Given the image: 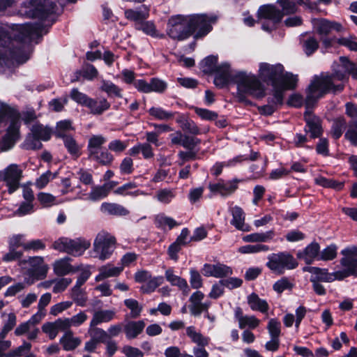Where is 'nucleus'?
<instances>
[{
    "mask_svg": "<svg viewBox=\"0 0 357 357\" xmlns=\"http://www.w3.org/2000/svg\"><path fill=\"white\" fill-rule=\"evenodd\" d=\"M44 28L39 23L0 25V66L10 67L14 64H22L32 52L31 40L41 36Z\"/></svg>",
    "mask_w": 357,
    "mask_h": 357,
    "instance_id": "f257e3e1",
    "label": "nucleus"
},
{
    "mask_svg": "<svg viewBox=\"0 0 357 357\" xmlns=\"http://www.w3.org/2000/svg\"><path fill=\"white\" fill-rule=\"evenodd\" d=\"M331 74L321 73L314 75L307 89V101L318 100L326 93L340 92L344 89V83L349 79V75L357 79V67L347 57L341 56L339 62L332 65Z\"/></svg>",
    "mask_w": 357,
    "mask_h": 357,
    "instance_id": "f03ea898",
    "label": "nucleus"
},
{
    "mask_svg": "<svg viewBox=\"0 0 357 357\" xmlns=\"http://www.w3.org/2000/svg\"><path fill=\"white\" fill-rule=\"evenodd\" d=\"M259 75L265 82H270L273 87V97L271 105L261 107V112L266 115H271L276 109L277 105H281L283 100V92L294 89L298 78L289 73H284L282 65L278 63L271 65L267 63L259 64Z\"/></svg>",
    "mask_w": 357,
    "mask_h": 357,
    "instance_id": "7ed1b4c3",
    "label": "nucleus"
},
{
    "mask_svg": "<svg viewBox=\"0 0 357 357\" xmlns=\"http://www.w3.org/2000/svg\"><path fill=\"white\" fill-rule=\"evenodd\" d=\"M216 17L206 14L172 16L167 23V32L173 39L183 40L195 33V38H199L212 30V24Z\"/></svg>",
    "mask_w": 357,
    "mask_h": 357,
    "instance_id": "20e7f679",
    "label": "nucleus"
},
{
    "mask_svg": "<svg viewBox=\"0 0 357 357\" xmlns=\"http://www.w3.org/2000/svg\"><path fill=\"white\" fill-rule=\"evenodd\" d=\"M230 82L237 85L238 93L241 96L257 98L265 96V87L255 75L245 71H234L229 63H225L220 67L214 78V84L219 88H223Z\"/></svg>",
    "mask_w": 357,
    "mask_h": 357,
    "instance_id": "39448f33",
    "label": "nucleus"
},
{
    "mask_svg": "<svg viewBox=\"0 0 357 357\" xmlns=\"http://www.w3.org/2000/svg\"><path fill=\"white\" fill-rule=\"evenodd\" d=\"M6 114H10L11 122L7 129L6 134L4 135L1 142V149L3 151L10 149L20 137V114L0 101V128L4 121L5 115Z\"/></svg>",
    "mask_w": 357,
    "mask_h": 357,
    "instance_id": "423d86ee",
    "label": "nucleus"
},
{
    "mask_svg": "<svg viewBox=\"0 0 357 357\" xmlns=\"http://www.w3.org/2000/svg\"><path fill=\"white\" fill-rule=\"evenodd\" d=\"M107 139L101 135H92L88 142L87 151L89 158L102 165H109L114 160L113 155L102 146L106 143Z\"/></svg>",
    "mask_w": 357,
    "mask_h": 357,
    "instance_id": "0eeeda50",
    "label": "nucleus"
},
{
    "mask_svg": "<svg viewBox=\"0 0 357 357\" xmlns=\"http://www.w3.org/2000/svg\"><path fill=\"white\" fill-rule=\"evenodd\" d=\"M54 12V4L49 0H26L19 9L20 15L31 18H45Z\"/></svg>",
    "mask_w": 357,
    "mask_h": 357,
    "instance_id": "6e6552de",
    "label": "nucleus"
},
{
    "mask_svg": "<svg viewBox=\"0 0 357 357\" xmlns=\"http://www.w3.org/2000/svg\"><path fill=\"white\" fill-rule=\"evenodd\" d=\"M18 264L24 275L36 280L45 279L49 270V266L44 263L43 257L39 256L20 260Z\"/></svg>",
    "mask_w": 357,
    "mask_h": 357,
    "instance_id": "1a4fd4ad",
    "label": "nucleus"
},
{
    "mask_svg": "<svg viewBox=\"0 0 357 357\" xmlns=\"http://www.w3.org/2000/svg\"><path fill=\"white\" fill-rule=\"evenodd\" d=\"M116 248V238L106 231L99 232L93 244L94 257L101 261L109 259Z\"/></svg>",
    "mask_w": 357,
    "mask_h": 357,
    "instance_id": "9d476101",
    "label": "nucleus"
},
{
    "mask_svg": "<svg viewBox=\"0 0 357 357\" xmlns=\"http://www.w3.org/2000/svg\"><path fill=\"white\" fill-rule=\"evenodd\" d=\"M89 241L82 238L70 239L61 237L54 241L52 248L61 252H66L74 257H79L90 247Z\"/></svg>",
    "mask_w": 357,
    "mask_h": 357,
    "instance_id": "9b49d317",
    "label": "nucleus"
},
{
    "mask_svg": "<svg viewBox=\"0 0 357 357\" xmlns=\"http://www.w3.org/2000/svg\"><path fill=\"white\" fill-rule=\"evenodd\" d=\"M266 266L274 273L282 274L285 270H291L298 266L294 257L285 252L273 253L268 256Z\"/></svg>",
    "mask_w": 357,
    "mask_h": 357,
    "instance_id": "f8f14e48",
    "label": "nucleus"
},
{
    "mask_svg": "<svg viewBox=\"0 0 357 357\" xmlns=\"http://www.w3.org/2000/svg\"><path fill=\"white\" fill-rule=\"evenodd\" d=\"M342 257L340 264L343 270L338 271L339 278H345L350 275L357 277V245H349L340 252Z\"/></svg>",
    "mask_w": 357,
    "mask_h": 357,
    "instance_id": "ddd939ff",
    "label": "nucleus"
},
{
    "mask_svg": "<svg viewBox=\"0 0 357 357\" xmlns=\"http://www.w3.org/2000/svg\"><path fill=\"white\" fill-rule=\"evenodd\" d=\"M241 181L238 178L228 181L219 179L217 182L209 183L208 189L213 194L227 197L235 192L238 188V183Z\"/></svg>",
    "mask_w": 357,
    "mask_h": 357,
    "instance_id": "4468645a",
    "label": "nucleus"
},
{
    "mask_svg": "<svg viewBox=\"0 0 357 357\" xmlns=\"http://www.w3.org/2000/svg\"><path fill=\"white\" fill-rule=\"evenodd\" d=\"M258 19L267 20L271 22V26L268 27L265 24L262 25V29L265 31H271L275 24L279 22L282 17V13L274 6L272 5H264L259 7L257 11Z\"/></svg>",
    "mask_w": 357,
    "mask_h": 357,
    "instance_id": "2eb2a0df",
    "label": "nucleus"
},
{
    "mask_svg": "<svg viewBox=\"0 0 357 357\" xmlns=\"http://www.w3.org/2000/svg\"><path fill=\"white\" fill-rule=\"evenodd\" d=\"M317 100H311L310 102L306 97V111L305 112V120L306 121L305 131L310 133L312 138L319 137L322 135V128L319 118L312 114L310 107Z\"/></svg>",
    "mask_w": 357,
    "mask_h": 357,
    "instance_id": "dca6fc26",
    "label": "nucleus"
},
{
    "mask_svg": "<svg viewBox=\"0 0 357 357\" xmlns=\"http://www.w3.org/2000/svg\"><path fill=\"white\" fill-rule=\"evenodd\" d=\"M312 24L314 31L321 37L328 36L332 31L337 32L343 31V26L341 24L324 18L312 19Z\"/></svg>",
    "mask_w": 357,
    "mask_h": 357,
    "instance_id": "f3484780",
    "label": "nucleus"
},
{
    "mask_svg": "<svg viewBox=\"0 0 357 357\" xmlns=\"http://www.w3.org/2000/svg\"><path fill=\"white\" fill-rule=\"evenodd\" d=\"M227 204L229 206V212L232 216L230 224L239 231H250V225L245 222V213L243 208L238 206H233V202H229Z\"/></svg>",
    "mask_w": 357,
    "mask_h": 357,
    "instance_id": "a211bd4d",
    "label": "nucleus"
},
{
    "mask_svg": "<svg viewBox=\"0 0 357 357\" xmlns=\"http://www.w3.org/2000/svg\"><path fill=\"white\" fill-rule=\"evenodd\" d=\"M202 274L206 277L222 278L232 275L231 267L220 263L205 264L202 268Z\"/></svg>",
    "mask_w": 357,
    "mask_h": 357,
    "instance_id": "6ab92c4d",
    "label": "nucleus"
},
{
    "mask_svg": "<svg viewBox=\"0 0 357 357\" xmlns=\"http://www.w3.org/2000/svg\"><path fill=\"white\" fill-rule=\"evenodd\" d=\"M4 173L5 181L8 188V192L11 194L18 189L22 172L17 165L12 164L4 169Z\"/></svg>",
    "mask_w": 357,
    "mask_h": 357,
    "instance_id": "aec40b11",
    "label": "nucleus"
},
{
    "mask_svg": "<svg viewBox=\"0 0 357 357\" xmlns=\"http://www.w3.org/2000/svg\"><path fill=\"white\" fill-rule=\"evenodd\" d=\"M234 318L238 323V327L241 329L248 328L255 329L257 328L261 321L254 315L244 314L241 307H236L234 309Z\"/></svg>",
    "mask_w": 357,
    "mask_h": 357,
    "instance_id": "412c9836",
    "label": "nucleus"
},
{
    "mask_svg": "<svg viewBox=\"0 0 357 357\" xmlns=\"http://www.w3.org/2000/svg\"><path fill=\"white\" fill-rule=\"evenodd\" d=\"M319 245L316 242H312L304 250H299L296 256L299 259L303 260L307 264H310L314 259L319 260Z\"/></svg>",
    "mask_w": 357,
    "mask_h": 357,
    "instance_id": "4be33fe9",
    "label": "nucleus"
},
{
    "mask_svg": "<svg viewBox=\"0 0 357 357\" xmlns=\"http://www.w3.org/2000/svg\"><path fill=\"white\" fill-rule=\"evenodd\" d=\"M43 331L50 337L54 339L60 331H67L63 319H58L53 322H47L42 326Z\"/></svg>",
    "mask_w": 357,
    "mask_h": 357,
    "instance_id": "5701e85b",
    "label": "nucleus"
},
{
    "mask_svg": "<svg viewBox=\"0 0 357 357\" xmlns=\"http://www.w3.org/2000/svg\"><path fill=\"white\" fill-rule=\"evenodd\" d=\"M124 15L127 20L136 22L139 26L149 17V9L144 5L139 9H127Z\"/></svg>",
    "mask_w": 357,
    "mask_h": 357,
    "instance_id": "b1692460",
    "label": "nucleus"
},
{
    "mask_svg": "<svg viewBox=\"0 0 357 357\" xmlns=\"http://www.w3.org/2000/svg\"><path fill=\"white\" fill-rule=\"evenodd\" d=\"M166 280L173 286H176L183 291L184 295L190 293V289L188 284L186 280L174 274L172 268H168L165 273Z\"/></svg>",
    "mask_w": 357,
    "mask_h": 357,
    "instance_id": "393cba45",
    "label": "nucleus"
},
{
    "mask_svg": "<svg viewBox=\"0 0 357 357\" xmlns=\"http://www.w3.org/2000/svg\"><path fill=\"white\" fill-rule=\"evenodd\" d=\"M185 335L192 342L199 347H206L208 345L210 338L204 336L200 331L194 326H190L185 328Z\"/></svg>",
    "mask_w": 357,
    "mask_h": 357,
    "instance_id": "a878e982",
    "label": "nucleus"
},
{
    "mask_svg": "<svg viewBox=\"0 0 357 357\" xmlns=\"http://www.w3.org/2000/svg\"><path fill=\"white\" fill-rule=\"evenodd\" d=\"M342 279L343 278H339L337 271L328 273L326 268L316 267L313 274L310 277V281L331 282L335 280H340Z\"/></svg>",
    "mask_w": 357,
    "mask_h": 357,
    "instance_id": "bb28decb",
    "label": "nucleus"
},
{
    "mask_svg": "<svg viewBox=\"0 0 357 357\" xmlns=\"http://www.w3.org/2000/svg\"><path fill=\"white\" fill-rule=\"evenodd\" d=\"M123 266H114L111 264H107L98 268L99 273L96 276V282H100L106 278L116 277L123 271Z\"/></svg>",
    "mask_w": 357,
    "mask_h": 357,
    "instance_id": "cd10ccee",
    "label": "nucleus"
},
{
    "mask_svg": "<svg viewBox=\"0 0 357 357\" xmlns=\"http://www.w3.org/2000/svg\"><path fill=\"white\" fill-rule=\"evenodd\" d=\"M149 114L154 120L168 121L173 119L177 114L176 112L167 110L160 106H153L148 110Z\"/></svg>",
    "mask_w": 357,
    "mask_h": 357,
    "instance_id": "c85d7f7f",
    "label": "nucleus"
},
{
    "mask_svg": "<svg viewBox=\"0 0 357 357\" xmlns=\"http://www.w3.org/2000/svg\"><path fill=\"white\" fill-rule=\"evenodd\" d=\"M65 351H73L79 347L82 342L80 337H75L73 331L68 330L65 332L59 340Z\"/></svg>",
    "mask_w": 357,
    "mask_h": 357,
    "instance_id": "c756f323",
    "label": "nucleus"
},
{
    "mask_svg": "<svg viewBox=\"0 0 357 357\" xmlns=\"http://www.w3.org/2000/svg\"><path fill=\"white\" fill-rule=\"evenodd\" d=\"M116 185V182L111 181L101 186H93L89 195V199L92 201H97L106 197L110 190Z\"/></svg>",
    "mask_w": 357,
    "mask_h": 357,
    "instance_id": "7c9ffc66",
    "label": "nucleus"
},
{
    "mask_svg": "<svg viewBox=\"0 0 357 357\" xmlns=\"http://www.w3.org/2000/svg\"><path fill=\"white\" fill-rule=\"evenodd\" d=\"M145 323L142 320L128 322L123 328L126 338L128 340L136 338L143 331Z\"/></svg>",
    "mask_w": 357,
    "mask_h": 357,
    "instance_id": "2f4dec72",
    "label": "nucleus"
},
{
    "mask_svg": "<svg viewBox=\"0 0 357 357\" xmlns=\"http://www.w3.org/2000/svg\"><path fill=\"white\" fill-rule=\"evenodd\" d=\"M100 211L105 214L116 216H126L130 211L121 204L104 202L101 204Z\"/></svg>",
    "mask_w": 357,
    "mask_h": 357,
    "instance_id": "473e14b6",
    "label": "nucleus"
},
{
    "mask_svg": "<svg viewBox=\"0 0 357 357\" xmlns=\"http://www.w3.org/2000/svg\"><path fill=\"white\" fill-rule=\"evenodd\" d=\"M90 112L95 115H100L110 107V103L105 98H90L86 106Z\"/></svg>",
    "mask_w": 357,
    "mask_h": 357,
    "instance_id": "72a5a7b5",
    "label": "nucleus"
},
{
    "mask_svg": "<svg viewBox=\"0 0 357 357\" xmlns=\"http://www.w3.org/2000/svg\"><path fill=\"white\" fill-rule=\"evenodd\" d=\"M116 312L114 310H98L93 313L90 324L98 326L102 323H107L114 319Z\"/></svg>",
    "mask_w": 357,
    "mask_h": 357,
    "instance_id": "f704fd0d",
    "label": "nucleus"
},
{
    "mask_svg": "<svg viewBox=\"0 0 357 357\" xmlns=\"http://www.w3.org/2000/svg\"><path fill=\"white\" fill-rule=\"evenodd\" d=\"M248 303L253 311H259L261 313H266L269 306L266 301L261 299L255 293L248 296Z\"/></svg>",
    "mask_w": 357,
    "mask_h": 357,
    "instance_id": "c9c22d12",
    "label": "nucleus"
},
{
    "mask_svg": "<svg viewBox=\"0 0 357 357\" xmlns=\"http://www.w3.org/2000/svg\"><path fill=\"white\" fill-rule=\"evenodd\" d=\"M175 197V190L167 188L158 190L153 197L158 202L164 205L169 204Z\"/></svg>",
    "mask_w": 357,
    "mask_h": 357,
    "instance_id": "e433bc0d",
    "label": "nucleus"
},
{
    "mask_svg": "<svg viewBox=\"0 0 357 357\" xmlns=\"http://www.w3.org/2000/svg\"><path fill=\"white\" fill-rule=\"evenodd\" d=\"M69 261L70 258L68 257L56 261L53 265L55 274L62 276L75 271V269L70 264Z\"/></svg>",
    "mask_w": 357,
    "mask_h": 357,
    "instance_id": "4c0bfd02",
    "label": "nucleus"
},
{
    "mask_svg": "<svg viewBox=\"0 0 357 357\" xmlns=\"http://www.w3.org/2000/svg\"><path fill=\"white\" fill-rule=\"evenodd\" d=\"M217 61H218V57L215 56H208L206 57L202 61V68L203 72L206 73H215L216 77L218 75V70L221 66L223 64L227 63V62L222 63L220 64L219 66H217Z\"/></svg>",
    "mask_w": 357,
    "mask_h": 357,
    "instance_id": "58836bf2",
    "label": "nucleus"
},
{
    "mask_svg": "<svg viewBox=\"0 0 357 357\" xmlns=\"http://www.w3.org/2000/svg\"><path fill=\"white\" fill-rule=\"evenodd\" d=\"M204 298V294L200 291H197L191 295L190 310L192 315L199 316L200 314V306Z\"/></svg>",
    "mask_w": 357,
    "mask_h": 357,
    "instance_id": "ea45409f",
    "label": "nucleus"
},
{
    "mask_svg": "<svg viewBox=\"0 0 357 357\" xmlns=\"http://www.w3.org/2000/svg\"><path fill=\"white\" fill-rule=\"evenodd\" d=\"M284 14H291L296 12L297 5L305 4L307 0H278Z\"/></svg>",
    "mask_w": 357,
    "mask_h": 357,
    "instance_id": "a19ab883",
    "label": "nucleus"
},
{
    "mask_svg": "<svg viewBox=\"0 0 357 357\" xmlns=\"http://www.w3.org/2000/svg\"><path fill=\"white\" fill-rule=\"evenodd\" d=\"M67 329L71 327H78L84 324L88 319V316L84 311H81L70 318H63Z\"/></svg>",
    "mask_w": 357,
    "mask_h": 357,
    "instance_id": "79ce46f5",
    "label": "nucleus"
},
{
    "mask_svg": "<svg viewBox=\"0 0 357 357\" xmlns=\"http://www.w3.org/2000/svg\"><path fill=\"white\" fill-rule=\"evenodd\" d=\"M31 130V133L38 138L40 142V140L47 141L51 137V130L41 124H36L33 126Z\"/></svg>",
    "mask_w": 357,
    "mask_h": 357,
    "instance_id": "37998d69",
    "label": "nucleus"
},
{
    "mask_svg": "<svg viewBox=\"0 0 357 357\" xmlns=\"http://www.w3.org/2000/svg\"><path fill=\"white\" fill-rule=\"evenodd\" d=\"M270 250L268 245L264 244L245 245L240 247L238 251L241 254H256L259 252H266Z\"/></svg>",
    "mask_w": 357,
    "mask_h": 357,
    "instance_id": "c03bdc74",
    "label": "nucleus"
},
{
    "mask_svg": "<svg viewBox=\"0 0 357 357\" xmlns=\"http://www.w3.org/2000/svg\"><path fill=\"white\" fill-rule=\"evenodd\" d=\"M1 316L3 318L1 330L8 335V333L14 328L17 324V316L14 312H3Z\"/></svg>",
    "mask_w": 357,
    "mask_h": 357,
    "instance_id": "a18cd8bd",
    "label": "nucleus"
},
{
    "mask_svg": "<svg viewBox=\"0 0 357 357\" xmlns=\"http://www.w3.org/2000/svg\"><path fill=\"white\" fill-rule=\"evenodd\" d=\"M344 138L351 145L357 146V119H353L349 121L347 130L344 134Z\"/></svg>",
    "mask_w": 357,
    "mask_h": 357,
    "instance_id": "49530a36",
    "label": "nucleus"
},
{
    "mask_svg": "<svg viewBox=\"0 0 357 357\" xmlns=\"http://www.w3.org/2000/svg\"><path fill=\"white\" fill-rule=\"evenodd\" d=\"M31 343L24 341L22 344L7 352L6 357H24L31 351Z\"/></svg>",
    "mask_w": 357,
    "mask_h": 357,
    "instance_id": "de8ad7c7",
    "label": "nucleus"
},
{
    "mask_svg": "<svg viewBox=\"0 0 357 357\" xmlns=\"http://www.w3.org/2000/svg\"><path fill=\"white\" fill-rule=\"evenodd\" d=\"M155 224L159 228L165 229L168 227L169 229L178 225L175 220L164 214H159L155 216Z\"/></svg>",
    "mask_w": 357,
    "mask_h": 357,
    "instance_id": "09e8293b",
    "label": "nucleus"
},
{
    "mask_svg": "<svg viewBox=\"0 0 357 357\" xmlns=\"http://www.w3.org/2000/svg\"><path fill=\"white\" fill-rule=\"evenodd\" d=\"M89 333L91 338L98 342H105L108 338V334L107 331L102 328H97L96 326L89 325Z\"/></svg>",
    "mask_w": 357,
    "mask_h": 357,
    "instance_id": "8fccbe9b",
    "label": "nucleus"
},
{
    "mask_svg": "<svg viewBox=\"0 0 357 357\" xmlns=\"http://www.w3.org/2000/svg\"><path fill=\"white\" fill-rule=\"evenodd\" d=\"M164 282V278L162 276H157L149 279L142 286V290L144 293H150L153 291L158 287L161 285Z\"/></svg>",
    "mask_w": 357,
    "mask_h": 357,
    "instance_id": "3c124183",
    "label": "nucleus"
},
{
    "mask_svg": "<svg viewBox=\"0 0 357 357\" xmlns=\"http://www.w3.org/2000/svg\"><path fill=\"white\" fill-rule=\"evenodd\" d=\"M77 79L82 75L84 78L88 80H92L98 76L97 69L91 64H85L81 70L77 72Z\"/></svg>",
    "mask_w": 357,
    "mask_h": 357,
    "instance_id": "603ef678",
    "label": "nucleus"
},
{
    "mask_svg": "<svg viewBox=\"0 0 357 357\" xmlns=\"http://www.w3.org/2000/svg\"><path fill=\"white\" fill-rule=\"evenodd\" d=\"M139 29L142 30L146 34L154 38H163V34L158 33L155 24L151 21L143 22L139 25Z\"/></svg>",
    "mask_w": 357,
    "mask_h": 357,
    "instance_id": "864d4df0",
    "label": "nucleus"
},
{
    "mask_svg": "<svg viewBox=\"0 0 357 357\" xmlns=\"http://www.w3.org/2000/svg\"><path fill=\"white\" fill-rule=\"evenodd\" d=\"M346 123V120L344 117H339L334 121L331 128V133L335 139H339L342 136Z\"/></svg>",
    "mask_w": 357,
    "mask_h": 357,
    "instance_id": "5fc2aeb1",
    "label": "nucleus"
},
{
    "mask_svg": "<svg viewBox=\"0 0 357 357\" xmlns=\"http://www.w3.org/2000/svg\"><path fill=\"white\" fill-rule=\"evenodd\" d=\"M63 139L64 145L68 152L73 155L79 157L80 155V146L76 143L75 140L70 136H66Z\"/></svg>",
    "mask_w": 357,
    "mask_h": 357,
    "instance_id": "6e6d98bb",
    "label": "nucleus"
},
{
    "mask_svg": "<svg viewBox=\"0 0 357 357\" xmlns=\"http://www.w3.org/2000/svg\"><path fill=\"white\" fill-rule=\"evenodd\" d=\"M124 304L130 310L131 317L137 318L140 315L142 306L139 305L137 301L132 298L126 299Z\"/></svg>",
    "mask_w": 357,
    "mask_h": 357,
    "instance_id": "4d7b16f0",
    "label": "nucleus"
},
{
    "mask_svg": "<svg viewBox=\"0 0 357 357\" xmlns=\"http://www.w3.org/2000/svg\"><path fill=\"white\" fill-rule=\"evenodd\" d=\"M101 89L109 96L121 97V89L109 81H103Z\"/></svg>",
    "mask_w": 357,
    "mask_h": 357,
    "instance_id": "13d9d810",
    "label": "nucleus"
},
{
    "mask_svg": "<svg viewBox=\"0 0 357 357\" xmlns=\"http://www.w3.org/2000/svg\"><path fill=\"white\" fill-rule=\"evenodd\" d=\"M337 250L335 244L327 246L319 254V260L329 261L335 259L337 256Z\"/></svg>",
    "mask_w": 357,
    "mask_h": 357,
    "instance_id": "bf43d9fd",
    "label": "nucleus"
},
{
    "mask_svg": "<svg viewBox=\"0 0 357 357\" xmlns=\"http://www.w3.org/2000/svg\"><path fill=\"white\" fill-rule=\"evenodd\" d=\"M271 338H279L281 334V324L276 319H271L267 325Z\"/></svg>",
    "mask_w": 357,
    "mask_h": 357,
    "instance_id": "052dcab7",
    "label": "nucleus"
},
{
    "mask_svg": "<svg viewBox=\"0 0 357 357\" xmlns=\"http://www.w3.org/2000/svg\"><path fill=\"white\" fill-rule=\"evenodd\" d=\"M167 88V84L162 79L157 77L151 78L150 80V93L155 92L162 93Z\"/></svg>",
    "mask_w": 357,
    "mask_h": 357,
    "instance_id": "680f3d73",
    "label": "nucleus"
},
{
    "mask_svg": "<svg viewBox=\"0 0 357 357\" xmlns=\"http://www.w3.org/2000/svg\"><path fill=\"white\" fill-rule=\"evenodd\" d=\"M73 130L72 123L69 120H63L57 123L56 128V135L59 137H66V132Z\"/></svg>",
    "mask_w": 357,
    "mask_h": 357,
    "instance_id": "e2e57ef3",
    "label": "nucleus"
},
{
    "mask_svg": "<svg viewBox=\"0 0 357 357\" xmlns=\"http://www.w3.org/2000/svg\"><path fill=\"white\" fill-rule=\"evenodd\" d=\"M319 47V43L314 37H310L303 41V48L307 55H312Z\"/></svg>",
    "mask_w": 357,
    "mask_h": 357,
    "instance_id": "0e129e2a",
    "label": "nucleus"
},
{
    "mask_svg": "<svg viewBox=\"0 0 357 357\" xmlns=\"http://www.w3.org/2000/svg\"><path fill=\"white\" fill-rule=\"evenodd\" d=\"M22 147L27 150L39 149L42 147V144L38 138L31 133L26 137L22 144Z\"/></svg>",
    "mask_w": 357,
    "mask_h": 357,
    "instance_id": "69168bd1",
    "label": "nucleus"
},
{
    "mask_svg": "<svg viewBox=\"0 0 357 357\" xmlns=\"http://www.w3.org/2000/svg\"><path fill=\"white\" fill-rule=\"evenodd\" d=\"M26 245L24 236L22 234H14L8 238V248H13L17 250L20 247L24 250Z\"/></svg>",
    "mask_w": 357,
    "mask_h": 357,
    "instance_id": "338daca9",
    "label": "nucleus"
},
{
    "mask_svg": "<svg viewBox=\"0 0 357 357\" xmlns=\"http://www.w3.org/2000/svg\"><path fill=\"white\" fill-rule=\"evenodd\" d=\"M337 43L347 47L351 51L357 52V39L354 36L338 38Z\"/></svg>",
    "mask_w": 357,
    "mask_h": 357,
    "instance_id": "774afa93",
    "label": "nucleus"
}]
</instances>
